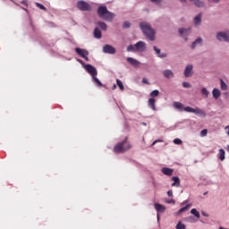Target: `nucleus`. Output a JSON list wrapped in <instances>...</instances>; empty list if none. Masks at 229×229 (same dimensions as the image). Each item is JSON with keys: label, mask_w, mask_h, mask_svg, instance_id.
Instances as JSON below:
<instances>
[{"label": "nucleus", "mask_w": 229, "mask_h": 229, "mask_svg": "<svg viewBox=\"0 0 229 229\" xmlns=\"http://www.w3.org/2000/svg\"><path fill=\"white\" fill-rule=\"evenodd\" d=\"M173 106L174 108H175V110H179L180 112H188L189 114H195L196 115H199V117H207V113H205V111H203V109L197 107V108H192L191 106H186L183 107V104L180 103V102H174L173 103Z\"/></svg>", "instance_id": "nucleus-1"}, {"label": "nucleus", "mask_w": 229, "mask_h": 229, "mask_svg": "<svg viewBox=\"0 0 229 229\" xmlns=\"http://www.w3.org/2000/svg\"><path fill=\"white\" fill-rule=\"evenodd\" d=\"M140 30L143 31L144 35H146L147 38L153 41L155 40V30L151 28L149 24L147 22H141L140 24Z\"/></svg>", "instance_id": "nucleus-2"}, {"label": "nucleus", "mask_w": 229, "mask_h": 229, "mask_svg": "<svg viewBox=\"0 0 229 229\" xmlns=\"http://www.w3.org/2000/svg\"><path fill=\"white\" fill-rule=\"evenodd\" d=\"M131 148V143L128 140V138H125L115 146V153H124L126 151H130Z\"/></svg>", "instance_id": "nucleus-3"}, {"label": "nucleus", "mask_w": 229, "mask_h": 229, "mask_svg": "<svg viewBox=\"0 0 229 229\" xmlns=\"http://www.w3.org/2000/svg\"><path fill=\"white\" fill-rule=\"evenodd\" d=\"M127 51L128 53H144L146 51V43L144 41H139L134 46L129 45Z\"/></svg>", "instance_id": "nucleus-4"}, {"label": "nucleus", "mask_w": 229, "mask_h": 229, "mask_svg": "<svg viewBox=\"0 0 229 229\" xmlns=\"http://www.w3.org/2000/svg\"><path fill=\"white\" fill-rule=\"evenodd\" d=\"M98 15L103 21H112L114 19V13L108 12L106 6H99L98 9Z\"/></svg>", "instance_id": "nucleus-5"}, {"label": "nucleus", "mask_w": 229, "mask_h": 229, "mask_svg": "<svg viewBox=\"0 0 229 229\" xmlns=\"http://www.w3.org/2000/svg\"><path fill=\"white\" fill-rule=\"evenodd\" d=\"M77 8L81 10V12H91L92 11V6L87 3L86 1L80 0L77 3Z\"/></svg>", "instance_id": "nucleus-6"}, {"label": "nucleus", "mask_w": 229, "mask_h": 229, "mask_svg": "<svg viewBox=\"0 0 229 229\" xmlns=\"http://www.w3.org/2000/svg\"><path fill=\"white\" fill-rule=\"evenodd\" d=\"M216 38L220 42H229V31L216 33Z\"/></svg>", "instance_id": "nucleus-7"}, {"label": "nucleus", "mask_w": 229, "mask_h": 229, "mask_svg": "<svg viewBox=\"0 0 229 229\" xmlns=\"http://www.w3.org/2000/svg\"><path fill=\"white\" fill-rule=\"evenodd\" d=\"M84 69L87 71V72H89V74H90L92 78H94V76H98V70L96 67L92 66V64H86Z\"/></svg>", "instance_id": "nucleus-8"}, {"label": "nucleus", "mask_w": 229, "mask_h": 229, "mask_svg": "<svg viewBox=\"0 0 229 229\" xmlns=\"http://www.w3.org/2000/svg\"><path fill=\"white\" fill-rule=\"evenodd\" d=\"M75 52L77 53V55H79V56H81V58H84L86 62H89V51L77 47L75 48Z\"/></svg>", "instance_id": "nucleus-9"}, {"label": "nucleus", "mask_w": 229, "mask_h": 229, "mask_svg": "<svg viewBox=\"0 0 229 229\" xmlns=\"http://www.w3.org/2000/svg\"><path fill=\"white\" fill-rule=\"evenodd\" d=\"M103 53L107 55H114L115 53V48L110 45H105L103 47Z\"/></svg>", "instance_id": "nucleus-10"}, {"label": "nucleus", "mask_w": 229, "mask_h": 229, "mask_svg": "<svg viewBox=\"0 0 229 229\" xmlns=\"http://www.w3.org/2000/svg\"><path fill=\"white\" fill-rule=\"evenodd\" d=\"M189 33H191V29H179V34L181 37H183L184 40H187V35H189Z\"/></svg>", "instance_id": "nucleus-11"}, {"label": "nucleus", "mask_w": 229, "mask_h": 229, "mask_svg": "<svg viewBox=\"0 0 229 229\" xmlns=\"http://www.w3.org/2000/svg\"><path fill=\"white\" fill-rule=\"evenodd\" d=\"M126 61L128 62V64L132 65V67H139V65H140V62H139L136 59H133V57H127Z\"/></svg>", "instance_id": "nucleus-12"}, {"label": "nucleus", "mask_w": 229, "mask_h": 229, "mask_svg": "<svg viewBox=\"0 0 229 229\" xmlns=\"http://www.w3.org/2000/svg\"><path fill=\"white\" fill-rule=\"evenodd\" d=\"M192 64H189L186 66L185 70H184V76L185 78H190V76H192Z\"/></svg>", "instance_id": "nucleus-13"}, {"label": "nucleus", "mask_w": 229, "mask_h": 229, "mask_svg": "<svg viewBox=\"0 0 229 229\" xmlns=\"http://www.w3.org/2000/svg\"><path fill=\"white\" fill-rule=\"evenodd\" d=\"M174 170H173L172 168H167V167H163L161 169V173H163V174H165V176H173V173Z\"/></svg>", "instance_id": "nucleus-14"}, {"label": "nucleus", "mask_w": 229, "mask_h": 229, "mask_svg": "<svg viewBox=\"0 0 229 229\" xmlns=\"http://www.w3.org/2000/svg\"><path fill=\"white\" fill-rule=\"evenodd\" d=\"M163 76L168 80H171V78H174V73L171 70H165L163 71Z\"/></svg>", "instance_id": "nucleus-15"}, {"label": "nucleus", "mask_w": 229, "mask_h": 229, "mask_svg": "<svg viewBox=\"0 0 229 229\" xmlns=\"http://www.w3.org/2000/svg\"><path fill=\"white\" fill-rule=\"evenodd\" d=\"M191 3H193L197 8H204L205 7V3L201 0H190Z\"/></svg>", "instance_id": "nucleus-16"}, {"label": "nucleus", "mask_w": 229, "mask_h": 229, "mask_svg": "<svg viewBox=\"0 0 229 229\" xmlns=\"http://www.w3.org/2000/svg\"><path fill=\"white\" fill-rule=\"evenodd\" d=\"M155 103H157V100L155 98H149L148 101V105L151 110L154 112L157 111V106H155Z\"/></svg>", "instance_id": "nucleus-17"}, {"label": "nucleus", "mask_w": 229, "mask_h": 229, "mask_svg": "<svg viewBox=\"0 0 229 229\" xmlns=\"http://www.w3.org/2000/svg\"><path fill=\"white\" fill-rule=\"evenodd\" d=\"M155 208H156L157 212H165V206H164L162 204L156 203Z\"/></svg>", "instance_id": "nucleus-18"}, {"label": "nucleus", "mask_w": 229, "mask_h": 229, "mask_svg": "<svg viewBox=\"0 0 229 229\" xmlns=\"http://www.w3.org/2000/svg\"><path fill=\"white\" fill-rule=\"evenodd\" d=\"M212 96L215 99H219L221 97V91L218 89H214L212 91Z\"/></svg>", "instance_id": "nucleus-19"}, {"label": "nucleus", "mask_w": 229, "mask_h": 229, "mask_svg": "<svg viewBox=\"0 0 229 229\" xmlns=\"http://www.w3.org/2000/svg\"><path fill=\"white\" fill-rule=\"evenodd\" d=\"M172 182H174L172 183V187H180V178L174 176L172 177Z\"/></svg>", "instance_id": "nucleus-20"}, {"label": "nucleus", "mask_w": 229, "mask_h": 229, "mask_svg": "<svg viewBox=\"0 0 229 229\" xmlns=\"http://www.w3.org/2000/svg\"><path fill=\"white\" fill-rule=\"evenodd\" d=\"M225 149L220 148L217 154V157L219 158V160H221V162L225 160Z\"/></svg>", "instance_id": "nucleus-21"}, {"label": "nucleus", "mask_w": 229, "mask_h": 229, "mask_svg": "<svg viewBox=\"0 0 229 229\" xmlns=\"http://www.w3.org/2000/svg\"><path fill=\"white\" fill-rule=\"evenodd\" d=\"M154 51H156L159 58H165V56H167V54H160V48H157V47H154Z\"/></svg>", "instance_id": "nucleus-22"}, {"label": "nucleus", "mask_w": 229, "mask_h": 229, "mask_svg": "<svg viewBox=\"0 0 229 229\" xmlns=\"http://www.w3.org/2000/svg\"><path fill=\"white\" fill-rule=\"evenodd\" d=\"M201 42H203V39L201 38H198L192 44H191V49H194L198 44L201 45Z\"/></svg>", "instance_id": "nucleus-23"}, {"label": "nucleus", "mask_w": 229, "mask_h": 229, "mask_svg": "<svg viewBox=\"0 0 229 229\" xmlns=\"http://www.w3.org/2000/svg\"><path fill=\"white\" fill-rule=\"evenodd\" d=\"M94 37H95V38H101L102 35H101V30L99 29L95 28Z\"/></svg>", "instance_id": "nucleus-24"}, {"label": "nucleus", "mask_w": 229, "mask_h": 229, "mask_svg": "<svg viewBox=\"0 0 229 229\" xmlns=\"http://www.w3.org/2000/svg\"><path fill=\"white\" fill-rule=\"evenodd\" d=\"M194 23L196 24V26L201 24V13L194 18Z\"/></svg>", "instance_id": "nucleus-25"}, {"label": "nucleus", "mask_w": 229, "mask_h": 229, "mask_svg": "<svg viewBox=\"0 0 229 229\" xmlns=\"http://www.w3.org/2000/svg\"><path fill=\"white\" fill-rule=\"evenodd\" d=\"M98 26H99L100 27V29H102L103 30V31H106V30H107V26H106V23H105V22H103V21H98Z\"/></svg>", "instance_id": "nucleus-26"}, {"label": "nucleus", "mask_w": 229, "mask_h": 229, "mask_svg": "<svg viewBox=\"0 0 229 229\" xmlns=\"http://www.w3.org/2000/svg\"><path fill=\"white\" fill-rule=\"evenodd\" d=\"M92 79L98 87H103V83H101V81H99L97 76L92 77Z\"/></svg>", "instance_id": "nucleus-27"}, {"label": "nucleus", "mask_w": 229, "mask_h": 229, "mask_svg": "<svg viewBox=\"0 0 229 229\" xmlns=\"http://www.w3.org/2000/svg\"><path fill=\"white\" fill-rule=\"evenodd\" d=\"M116 85L119 87L120 90H124V84H123V81H121V80H116Z\"/></svg>", "instance_id": "nucleus-28"}, {"label": "nucleus", "mask_w": 229, "mask_h": 229, "mask_svg": "<svg viewBox=\"0 0 229 229\" xmlns=\"http://www.w3.org/2000/svg\"><path fill=\"white\" fill-rule=\"evenodd\" d=\"M191 205L188 204L185 207L180 208L177 212V214H182V212H185V210H187L188 208H191Z\"/></svg>", "instance_id": "nucleus-29"}, {"label": "nucleus", "mask_w": 229, "mask_h": 229, "mask_svg": "<svg viewBox=\"0 0 229 229\" xmlns=\"http://www.w3.org/2000/svg\"><path fill=\"white\" fill-rule=\"evenodd\" d=\"M221 83V90H228V85L225 83V81L223 79L220 80Z\"/></svg>", "instance_id": "nucleus-30"}, {"label": "nucleus", "mask_w": 229, "mask_h": 229, "mask_svg": "<svg viewBox=\"0 0 229 229\" xmlns=\"http://www.w3.org/2000/svg\"><path fill=\"white\" fill-rule=\"evenodd\" d=\"M158 94H160V91L156 89V90H153L152 92H150L149 96L151 98H157Z\"/></svg>", "instance_id": "nucleus-31"}, {"label": "nucleus", "mask_w": 229, "mask_h": 229, "mask_svg": "<svg viewBox=\"0 0 229 229\" xmlns=\"http://www.w3.org/2000/svg\"><path fill=\"white\" fill-rule=\"evenodd\" d=\"M201 94H202V96H205V98H208V94H210V92H208L207 88H202L201 89Z\"/></svg>", "instance_id": "nucleus-32"}, {"label": "nucleus", "mask_w": 229, "mask_h": 229, "mask_svg": "<svg viewBox=\"0 0 229 229\" xmlns=\"http://www.w3.org/2000/svg\"><path fill=\"white\" fill-rule=\"evenodd\" d=\"M191 214H192L193 216H195V217H197L198 219H199V212H198V210L196 208H192L191 210Z\"/></svg>", "instance_id": "nucleus-33"}, {"label": "nucleus", "mask_w": 229, "mask_h": 229, "mask_svg": "<svg viewBox=\"0 0 229 229\" xmlns=\"http://www.w3.org/2000/svg\"><path fill=\"white\" fill-rule=\"evenodd\" d=\"M176 229H186V226L184 225L183 223L182 222H179L176 226H175Z\"/></svg>", "instance_id": "nucleus-34"}, {"label": "nucleus", "mask_w": 229, "mask_h": 229, "mask_svg": "<svg viewBox=\"0 0 229 229\" xmlns=\"http://www.w3.org/2000/svg\"><path fill=\"white\" fill-rule=\"evenodd\" d=\"M207 133H208V131L207 129H203L200 131V137H207Z\"/></svg>", "instance_id": "nucleus-35"}, {"label": "nucleus", "mask_w": 229, "mask_h": 229, "mask_svg": "<svg viewBox=\"0 0 229 229\" xmlns=\"http://www.w3.org/2000/svg\"><path fill=\"white\" fill-rule=\"evenodd\" d=\"M131 26V24L130 23V21H125L123 22V29H128Z\"/></svg>", "instance_id": "nucleus-36"}, {"label": "nucleus", "mask_w": 229, "mask_h": 229, "mask_svg": "<svg viewBox=\"0 0 229 229\" xmlns=\"http://www.w3.org/2000/svg\"><path fill=\"white\" fill-rule=\"evenodd\" d=\"M36 6H38V8H40V10H46V6H44V4L37 3Z\"/></svg>", "instance_id": "nucleus-37"}, {"label": "nucleus", "mask_w": 229, "mask_h": 229, "mask_svg": "<svg viewBox=\"0 0 229 229\" xmlns=\"http://www.w3.org/2000/svg\"><path fill=\"white\" fill-rule=\"evenodd\" d=\"M182 87H184V89H191V84L189 82H182Z\"/></svg>", "instance_id": "nucleus-38"}, {"label": "nucleus", "mask_w": 229, "mask_h": 229, "mask_svg": "<svg viewBox=\"0 0 229 229\" xmlns=\"http://www.w3.org/2000/svg\"><path fill=\"white\" fill-rule=\"evenodd\" d=\"M174 144H177V145H180V144H182V140H180V139H174Z\"/></svg>", "instance_id": "nucleus-39"}, {"label": "nucleus", "mask_w": 229, "mask_h": 229, "mask_svg": "<svg viewBox=\"0 0 229 229\" xmlns=\"http://www.w3.org/2000/svg\"><path fill=\"white\" fill-rule=\"evenodd\" d=\"M151 3H156V4H160L162 3V0H150Z\"/></svg>", "instance_id": "nucleus-40"}, {"label": "nucleus", "mask_w": 229, "mask_h": 229, "mask_svg": "<svg viewBox=\"0 0 229 229\" xmlns=\"http://www.w3.org/2000/svg\"><path fill=\"white\" fill-rule=\"evenodd\" d=\"M142 83H145L146 85H149V81L146 78H143Z\"/></svg>", "instance_id": "nucleus-41"}, {"label": "nucleus", "mask_w": 229, "mask_h": 229, "mask_svg": "<svg viewBox=\"0 0 229 229\" xmlns=\"http://www.w3.org/2000/svg\"><path fill=\"white\" fill-rule=\"evenodd\" d=\"M157 142H164V140H156L153 141L152 146H155V144H157Z\"/></svg>", "instance_id": "nucleus-42"}, {"label": "nucleus", "mask_w": 229, "mask_h": 229, "mask_svg": "<svg viewBox=\"0 0 229 229\" xmlns=\"http://www.w3.org/2000/svg\"><path fill=\"white\" fill-rule=\"evenodd\" d=\"M208 3H216V4L221 3V0H208Z\"/></svg>", "instance_id": "nucleus-43"}, {"label": "nucleus", "mask_w": 229, "mask_h": 229, "mask_svg": "<svg viewBox=\"0 0 229 229\" xmlns=\"http://www.w3.org/2000/svg\"><path fill=\"white\" fill-rule=\"evenodd\" d=\"M167 195L169 196V198H173V190L168 191Z\"/></svg>", "instance_id": "nucleus-44"}, {"label": "nucleus", "mask_w": 229, "mask_h": 229, "mask_svg": "<svg viewBox=\"0 0 229 229\" xmlns=\"http://www.w3.org/2000/svg\"><path fill=\"white\" fill-rule=\"evenodd\" d=\"M165 203H168V204L174 203V199H169V200H166Z\"/></svg>", "instance_id": "nucleus-45"}, {"label": "nucleus", "mask_w": 229, "mask_h": 229, "mask_svg": "<svg viewBox=\"0 0 229 229\" xmlns=\"http://www.w3.org/2000/svg\"><path fill=\"white\" fill-rule=\"evenodd\" d=\"M225 130H226V133H227V135H229V125H227V126L225 128Z\"/></svg>", "instance_id": "nucleus-46"}, {"label": "nucleus", "mask_w": 229, "mask_h": 229, "mask_svg": "<svg viewBox=\"0 0 229 229\" xmlns=\"http://www.w3.org/2000/svg\"><path fill=\"white\" fill-rule=\"evenodd\" d=\"M202 216H204V217H208V215L206 214L205 212L202 211Z\"/></svg>", "instance_id": "nucleus-47"}, {"label": "nucleus", "mask_w": 229, "mask_h": 229, "mask_svg": "<svg viewBox=\"0 0 229 229\" xmlns=\"http://www.w3.org/2000/svg\"><path fill=\"white\" fill-rule=\"evenodd\" d=\"M181 1V3H185V1H187V0H180Z\"/></svg>", "instance_id": "nucleus-48"}, {"label": "nucleus", "mask_w": 229, "mask_h": 229, "mask_svg": "<svg viewBox=\"0 0 229 229\" xmlns=\"http://www.w3.org/2000/svg\"><path fill=\"white\" fill-rule=\"evenodd\" d=\"M113 89H115V84L113 85Z\"/></svg>", "instance_id": "nucleus-49"}, {"label": "nucleus", "mask_w": 229, "mask_h": 229, "mask_svg": "<svg viewBox=\"0 0 229 229\" xmlns=\"http://www.w3.org/2000/svg\"><path fill=\"white\" fill-rule=\"evenodd\" d=\"M157 219H160V216L157 215Z\"/></svg>", "instance_id": "nucleus-50"}, {"label": "nucleus", "mask_w": 229, "mask_h": 229, "mask_svg": "<svg viewBox=\"0 0 229 229\" xmlns=\"http://www.w3.org/2000/svg\"><path fill=\"white\" fill-rule=\"evenodd\" d=\"M204 196H207V192H206V193H204Z\"/></svg>", "instance_id": "nucleus-51"}]
</instances>
